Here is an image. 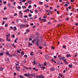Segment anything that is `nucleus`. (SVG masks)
<instances>
[{
	"instance_id": "1",
	"label": "nucleus",
	"mask_w": 78,
	"mask_h": 78,
	"mask_svg": "<svg viewBox=\"0 0 78 78\" xmlns=\"http://www.w3.org/2000/svg\"><path fill=\"white\" fill-rule=\"evenodd\" d=\"M61 58V59H62L64 61V62H65V63H66V64H69L68 63V62H67V61H66V60L64 59V57H63Z\"/></svg>"
},
{
	"instance_id": "2",
	"label": "nucleus",
	"mask_w": 78,
	"mask_h": 78,
	"mask_svg": "<svg viewBox=\"0 0 78 78\" xmlns=\"http://www.w3.org/2000/svg\"><path fill=\"white\" fill-rule=\"evenodd\" d=\"M50 70L51 72H53V71H55V68L53 67H52L50 68Z\"/></svg>"
},
{
	"instance_id": "3",
	"label": "nucleus",
	"mask_w": 78,
	"mask_h": 78,
	"mask_svg": "<svg viewBox=\"0 0 78 78\" xmlns=\"http://www.w3.org/2000/svg\"><path fill=\"white\" fill-rule=\"evenodd\" d=\"M45 58L46 59H48V58H51V57L46 55H45Z\"/></svg>"
},
{
	"instance_id": "4",
	"label": "nucleus",
	"mask_w": 78,
	"mask_h": 78,
	"mask_svg": "<svg viewBox=\"0 0 78 78\" xmlns=\"http://www.w3.org/2000/svg\"><path fill=\"white\" fill-rule=\"evenodd\" d=\"M6 38H9V37H10V34H8L7 35Z\"/></svg>"
},
{
	"instance_id": "5",
	"label": "nucleus",
	"mask_w": 78,
	"mask_h": 78,
	"mask_svg": "<svg viewBox=\"0 0 78 78\" xmlns=\"http://www.w3.org/2000/svg\"><path fill=\"white\" fill-rule=\"evenodd\" d=\"M6 40L8 42H11V40L9 38H6Z\"/></svg>"
},
{
	"instance_id": "6",
	"label": "nucleus",
	"mask_w": 78,
	"mask_h": 78,
	"mask_svg": "<svg viewBox=\"0 0 78 78\" xmlns=\"http://www.w3.org/2000/svg\"><path fill=\"white\" fill-rule=\"evenodd\" d=\"M46 12H50V13H51V12H51V11L49 10H46Z\"/></svg>"
},
{
	"instance_id": "7",
	"label": "nucleus",
	"mask_w": 78,
	"mask_h": 78,
	"mask_svg": "<svg viewBox=\"0 0 78 78\" xmlns=\"http://www.w3.org/2000/svg\"><path fill=\"white\" fill-rule=\"evenodd\" d=\"M30 76H31L32 77H34V78H35V75L34 74H31L30 75Z\"/></svg>"
},
{
	"instance_id": "8",
	"label": "nucleus",
	"mask_w": 78,
	"mask_h": 78,
	"mask_svg": "<svg viewBox=\"0 0 78 78\" xmlns=\"http://www.w3.org/2000/svg\"><path fill=\"white\" fill-rule=\"evenodd\" d=\"M30 75V73H28V74H27V73H25L24 74V76H28V75Z\"/></svg>"
},
{
	"instance_id": "9",
	"label": "nucleus",
	"mask_w": 78,
	"mask_h": 78,
	"mask_svg": "<svg viewBox=\"0 0 78 78\" xmlns=\"http://www.w3.org/2000/svg\"><path fill=\"white\" fill-rule=\"evenodd\" d=\"M58 58H59L60 60H61V55H59L58 57Z\"/></svg>"
},
{
	"instance_id": "10",
	"label": "nucleus",
	"mask_w": 78,
	"mask_h": 78,
	"mask_svg": "<svg viewBox=\"0 0 78 78\" xmlns=\"http://www.w3.org/2000/svg\"><path fill=\"white\" fill-rule=\"evenodd\" d=\"M30 11L29 9H27V10L24 11V12H28V11Z\"/></svg>"
},
{
	"instance_id": "11",
	"label": "nucleus",
	"mask_w": 78,
	"mask_h": 78,
	"mask_svg": "<svg viewBox=\"0 0 78 78\" xmlns=\"http://www.w3.org/2000/svg\"><path fill=\"white\" fill-rule=\"evenodd\" d=\"M25 25L24 24H20V27H25Z\"/></svg>"
},
{
	"instance_id": "12",
	"label": "nucleus",
	"mask_w": 78,
	"mask_h": 78,
	"mask_svg": "<svg viewBox=\"0 0 78 78\" xmlns=\"http://www.w3.org/2000/svg\"><path fill=\"white\" fill-rule=\"evenodd\" d=\"M69 56H70V57H71V56L70 55V54H68L67 55V56H66L67 58H69Z\"/></svg>"
},
{
	"instance_id": "13",
	"label": "nucleus",
	"mask_w": 78,
	"mask_h": 78,
	"mask_svg": "<svg viewBox=\"0 0 78 78\" xmlns=\"http://www.w3.org/2000/svg\"><path fill=\"white\" fill-rule=\"evenodd\" d=\"M6 55H10V54L9 53V52H8V51L6 52Z\"/></svg>"
},
{
	"instance_id": "14",
	"label": "nucleus",
	"mask_w": 78,
	"mask_h": 78,
	"mask_svg": "<svg viewBox=\"0 0 78 78\" xmlns=\"http://www.w3.org/2000/svg\"><path fill=\"white\" fill-rule=\"evenodd\" d=\"M33 69L34 70H35V71H38V69H36V68H33Z\"/></svg>"
},
{
	"instance_id": "15",
	"label": "nucleus",
	"mask_w": 78,
	"mask_h": 78,
	"mask_svg": "<svg viewBox=\"0 0 78 78\" xmlns=\"http://www.w3.org/2000/svg\"><path fill=\"white\" fill-rule=\"evenodd\" d=\"M69 67H70V68H72V65H70L69 64Z\"/></svg>"
},
{
	"instance_id": "16",
	"label": "nucleus",
	"mask_w": 78,
	"mask_h": 78,
	"mask_svg": "<svg viewBox=\"0 0 78 78\" xmlns=\"http://www.w3.org/2000/svg\"><path fill=\"white\" fill-rule=\"evenodd\" d=\"M20 78H25V77H23V76H22V75H20Z\"/></svg>"
},
{
	"instance_id": "17",
	"label": "nucleus",
	"mask_w": 78,
	"mask_h": 78,
	"mask_svg": "<svg viewBox=\"0 0 78 78\" xmlns=\"http://www.w3.org/2000/svg\"><path fill=\"white\" fill-rule=\"evenodd\" d=\"M42 20H43V21L44 22H46V20L45 19H42Z\"/></svg>"
},
{
	"instance_id": "18",
	"label": "nucleus",
	"mask_w": 78,
	"mask_h": 78,
	"mask_svg": "<svg viewBox=\"0 0 78 78\" xmlns=\"http://www.w3.org/2000/svg\"><path fill=\"white\" fill-rule=\"evenodd\" d=\"M14 30H13L14 31H15L16 30L17 28H16V27L15 26L14 27Z\"/></svg>"
},
{
	"instance_id": "19",
	"label": "nucleus",
	"mask_w": 78,
	"mask_h": 78,
	"mask_svg": "<svg viewBox=\"0 0 78 78\" xmlns=\"http://www.w3.org/2000/svg\"><path fill=\"white\" fill-rule=\"evenodd\" d=\"M51 61H52V62H54L55 63H56V61H54V60H53V59H52L51 60Z\"/></svg>"
},
{
	"instance_id": "20",
	"label": "nucleus",
	"mask_w": 78,
	"mask_h": 78,
	"mask_svg": "<svg viewBox=\"0 0 78 78\" xmlns=\"http://www.w3.org/2000/svg\"><path fill=\"white\" fill-rule=\"evenodd\" d=\"M17 40H18V38H16L15 41H14V42H15V43H17V41H17Z\"/></svg>"
},
{
	"instance_id": "21",
	"label": "nucleus",
	"mask_w": 78,
	"mask_h": 78,
	"mask_svg": "<svg viewBox=\"0 0 78 78\" xmlns=\"http://www.w3.org/2000/svg\"><path fill=\"white\" fill-rule=\"evenodd\" d=\"M36 42L35 40H34L32 41V42L33 43H34V42Z\"/></svg>"
},
{
	"instance_id": "22",
	"label": "nucleus",
	"mask_w": 78,
	"mask_h": 78,
	"mask_svg": "<svg viewBox=\"0 0 78 78\" xmlns=\"http://www.w3.org/2000/svg\"><path fill=\"white\" fill-rule=\"evenodd\" d=\"M26 31L28 33H29V32H30V30H29V29H27L26 30Z\"/></svg>"
},
{
	"instance_id": "23",
	"label": "nucleus",
	"mask_w": 78,
	"mask_h": 78,
	"mask_svg": "<svg viewBox=\"0 0 78 78\" xmlns=\"http://www.w3.org/2000/svg\"><path fill=\"white\" fill-rule=\"evenodd\" d=\"M21 55H24V52L23 51H22L21 52Z\"/></svg>"
},
{
	"instance_id": "24",
	"label": "nucleus",
	"mask_w": 78,
	"mask_h": 78,
	"mask_svg": "<svg viewBox=\"0 0 78 78\" xmlns=\"http://www.w3.org/2000/svg\"><path fill=\"white\" fill-rule=\"evenodd\" d=\"M28 44L29 45V46L30 45H33V44L30 43H28Z\"/></svg>"
},
{
	"instance_id": "25",
	"label": "nucleus",
	"mask_w": 78,
	"mask_h": 78,
	"mask_svg": "<svg viewBox=\"0 0 78 78\" xmlns=\"http://www.w3.org/2000/svg\"><path fill=\"white\" fill-rule=\"evenodd\" d=\"M39 3H40V5H42L43 2H41V1H40Z\"/></svg>"
},
{
	"instance_id": "26",
	"label": "nucleus",
	"mask_w": 78,
	"mask_h": 78,
	"mask_svg": "<svg viewBox=\"0 0 78 78\" xmlns=\"http://www.w3.org/2000/svg\"><path fill=\"white\" fill-rule=\"evenodd\" d=\"M59 76H61V78L62 77V75H61V74H59Z\"/></svg>"
},
{
	"instance_id": "27",
	"label": "nucleus",
	"mask_w": 78,
	"mask_h": 78,
	"mask_svg": "<svg viewBox=\"0 0 78 78\" xmlns=\"http://www.w3.org/2000/svg\"><path fill=\"white\" fill-rule=\"evenodd\" d=\"M5 61H9V58H6L5 59Z\"/></svg>"
},
{
	"instance_id": "28",
	"label": "nucleus",
	"mask_w": 78,
	"mask_h": 78,
	"mask_svg": "<svg viewBox=\"0 0 78 78\" xmlns=\"http://www.w3.org/2000/svg\"><path fill=\"white\" fill-rule=\"evenodd\" d=\"M32 63L34 64V65H35V64H36V62H33Z\"/></svg>"
},
{
	"instance_id": "29",
	"label": "nucleus",
	"mask_w": 78,
	"mask_h": 78,
	"mask_svg": "<svg viewBox=\"0 0 78 78\" xmlns=\"http://www.w3.org/2000/svg\"><path fill=\"white\" fill-rule=\"evenodd\" d=\"M3 55V53H0V56H2V55Z\"/></svg>"
},
{
	"instance_id": "30",
	"label": "nucleus",
	"mask_w": 78,
	"mask_h": 78,
	"mask_svg": "<svg viewBox=\"0 0 78 78\" xmlns=\"http://www.w3.org/2000/svg\"><path fill=\"white\" fill-rule=\"evenodd\" d=\"M28 7L29 8H30H30H31V5H30Z\"/></svg>"
},
{
	"instance_id": "31",
	"label": "nucleus",
	"mask_w": 78,
	"mask_h": 78,
	"mask_svg": "<svg viewBox=\"0 0 78 78\" xmlns=\"http://www.w3.org/2000/svg\"><path fill=\"white\" fill-rule=\"evenodd\" d=\"M18 8L19 9H21V7H20V6H19L18 7Z\"/></svg>"
},
{
	"instance_id": "32",
	"label": "nucleus",
	"mask_w": 78,
	"mask_h": 78,
	"mask_svg": "<svg viewBox=\"0 0 78 78\" xmlns=\"http://www.w3.org/2000/svg\"><path fill=\"white\" fill-rule=\"evenodd\" d=\"M17 16V13H15L14 15V16Z\"/></svg>"
},
{
	"instance_id": "33",
	"label": "nucleus",
	"mask_w": 78,
	"mask_h": 78,
	"mask_svg": "<svg viewBox=\"0 0 78 78\" xmlns=\"http://www.w3.org/2000/svg\"><path fill=\"white\" fill-rule=\"evenodd\" d=\"M39 48H40V49H42V47L41 46H39Z\"/></svg>"
},
{
	"instance_id": "34",
	"label": "nucleus",
	"mask_w": 78,
	"mask_h": 78,
	"mask_svg": "<svg viewBox=\"0 0 78 78\" xmlns=\"http://www.w3.org/2000/svg\"><path fill=\"white\" fill-rule=\"evenodd\" d=\"M5 27H8V24H5Z\"/></svg>"
},
{
	"instance_id": "35",
	"label": "nucleus",
	"mask_w": 78,
	"mask_h": 78,
	"mask_svg": "<svg viewBox=\"0 0 78 78\" xmlns=\"http://www.w3.org/2000/svg\"><path fill=\"white\" fill-rule=\"evenodd\" d=\"M33 52H32L30 54V55H31V56L33 55Z\"/></svg>"
},
{
	"instance_id": "36",
	"label": "nucleus",
	"mask_w": 78,
	"mask_h": 78,
	"mask_svg": "<svg viewBox=\"0 0 78 78\" xmlns=\"http://www.w3.org/2000/svg\"><path fill=\"white\" fill-rule=\"evenodd\" d=\"M36 44H37V46H39V43L37 41Z\"/></svg>"
},
{
	"instance_id": "37",
	"label": "nucleus",
	"mask_w": 78,
	"mask_h": 78,
	"mask_svg": "<svg viewBox=\"0 0 78 78\" xmlns=\"http://www.w3.org/2000/svg\"><path fill=\"white\" fill-rule=\"evenodd\" d=\"M30 11L31 13H32L33 12V11H31V10H30Z\"/></svg>"
},
{
	"instance_id": "38",
	"label": "nucleus",
	"mask_w": 78,
	"mask_h": 78,
	"mask_svg": "<svg viewBox=\"0 0 78 78\" xmlns=\"http://www.w3.org/2000/svg\"><path fill=\"white\" fill-rule=\"evenodd\" d=\"M22 8H23V9H25L26 7H25V6H22Z\"/></svg>"
},
{
	"instance_id": "39",
	"label": "nucleus",
	"mask_w": 78,
	"mask_h": 78,
	"mask_svg": "<svg viewBox=\"0 0 78 78\" xmlns=\"http://www.w3.org/2000/svg\"><path fill=\"white\" fill-rule=\"evenodd\" d=\"M64 6H68V5L67 4H66L64 5Z\"/></svg>"
},
{
	"instance_id": "40",
	"label": "nucleus",
	"mask_w": 78,
	"mask_h": 78,
	"mask_svg": "<svg viewBox=\"0 0 78 78\" xmlns=\"http://www.w3.org/2000/svg\"><path fill=\"white\" fill-rule=\"evenodd\" d=\"M30 74H29V75H28V77L29 78H31V77H30Z\"/></svg>"
},
{
	"instance_id": "41",
	"label": "nucleus",
	"mask_w": 78,
	"mask_h": 78,
	"mask_svg": "<svg viewBox=\"0 0 78 78\" xmlns=\"http://www.w3.org/2000/svg\"><path fill=\"white\" fill-rule=\"evenodd\" d=\"M6 1H5V2H3V4H4V5H5V4H6Z\"/></svg>"
},
{
	"instance_id": "42",
	"label": "nucleus",
	"mask_w": 78,
	"mask_h": 78,
	"mask_svg": "<svg viewBox=\"0 0 78 78\" xmlns=\"http://www.w3.org/2000/svg\"><path fill=\"white\" fill-rule=\"evenodd\" d=\"M9 55V57H12V55H11V54H10Z\"/></svg>"
},
{
	"instance_id": "43",
	"label": "nucleus",
	"mask_w": 78,
	"mask_h": 78,
	"mask_svg": "<svg viewBox=\"0 0 78 78\" xmlns=\"http://www.w3.org/2000/svg\"><path fill=\"white\" fill-rule=\"evenodd\" d=\"M29 17H31L32 16V15L31 14H30L29 15Z\"/></svg>"
},
{
	"instance_id": "44",
	"label": "nucleus",
	"mask_w": 78,
	"mask_h": 78,
	"mask_svg": "<svg viewBox=\"0 0 78 78\" xmlns=\"http://www.w3.org/2000/svg\"><path fill=\"white\" fill-rule=\"evenodd\" d=\"M43 17L44 19H45V18H47V17H46L45 16H44Z\"/></svg>"
},
{
	"instance_id": "45",
	"label": "nucleus",
	"mask_w": 78,
	"mask_h": 78,
	"mask_svg": "<svg viewBox=\"0 0 78 78\" xmlns=\"http://www.w3.org/2000/svg\"><path fill=\"white\" fill-rule=\"evenodd\" d=\"M75 25L76 26H78V23H75Z\"/></svg>"
},
{
	"instance_id": "46",
	"label": "nucleus",
	"mask_w": 78,
	"mask_h": 78,
	"mask_svg": "<svg viewBox=\"0 0 78 78\" xmlns=\"http://www.w3.org/2000/svg\"><path fill=\"white\" fill-rule=\"evenodd\" d=\"M56 57H57L56 56H54V59H56Z\"/></svg>"
},
{
	"instance_id": "47",
	"label": "nucleus",
	"mask_w": 78,
	"mask_h": 78,
	"mask_svg": "<svg viewBox=\"0 0 78 78\" xmlns=\"http://www.w3.org/2000/svg\"><path fill=\"white\" fill-rule=\"evenodd\" d=\"M57 13L58 14H59V12L58 11H57Z\"/></svg>"
},
{
	"instance_id": "48",
	"label": "nucleus",
	"mask_w": 78,
	"mask_h": 78,
	"mask_svg": "<svg viewBox=\"0 0 78 78\" xmlns=\"http://www.w3.org/2000/svg\"><path fill=\"white\" fill-rule=\"evenodd\" d=\"M4 23H5V21H3V23H2V25H4Z\"/></svg>"
},
{
	"instance_id": "49",
	"label": "nucleus",
	"mask_w": 78,
	"mask_h": 78,
	"mask_svg": "<svg viewBox=\"0 0 78 78\" xmlns=\"http://www.w3.org/2000/svg\"><path fill=\"white\" fill-rule=\"evenodd\" d=\"M17 53H20V51H17Z\"/></svg>"
},
{
	"instance_id": "50",
	"label": "nucleus",
	"mask_w": 78,
	"mask_h": 78,
	"mask_svg": "<svg viewBox=\"0 0 78 78\" xmlns=\"http://www.w3.org/2000/svg\"><path fill=\"white\" fill-rule=\"evenodd\" d=\"M12 36L13 37V38H14L15 37V36H14V35H12Z\"/></svg>"
},
{
	"instance_id": "51",
	"label": "nucleus",
	"mask_w": 78,
	"mask_h": 78,
	"mask_svg": "<svg viewBox=\"0 0 78 78\" xmlns=\"http://www.w3.org/2000/svg\"><path fill=\"white\" fill-rule=\"evenodd\" d=\"M24 17L25 18H27V17H28V16H24Z\"/></svg>"
},
{
	"instance_id": "52",
	"label": "nucleus",
	"mask_w": 78,
	"mask_h": 78,
	"mask_svg": "<svg viewBox=\"0 0 78 78\" xmlns=\"http://www.w3.org/2000/svg\"><path fill=\"white\" fill-rule=\"evenodd\" d=\"M15 65H16V66H19V64L15 63Z\"/></svg>"
},
{
	"instance_id": "53",
	"label": "nucleus",
	"mask_w": 78,
	"mask_h": 78,
	"mask_svg": "<svg viewBox=\"0 0 78 78\" xmlns=\"http://www.w3.org/2000/svg\"><path fill=\"white\" fill-rule=\"evenodd\" d=\"M6 9H7V8L5 7L4 8V10H5Z\"/></svg>"
},
{
	"instance_id": "54",
	"label": "nucleus",
	"mask_w": 78,
	"mask_h": 78,
	"mask_svg": "<svg viewBox=\"0 0 78 78\" xmlns=\"http://www.w3.org/2000/svg\"><path fill=\"white\" fill-rule=\"evenodd\" d=\"M25 1H26V0H22V1L23 2H25Z\"/></svg>"
},
{
	"instance_id": "55",
	"label": "nucleus",
	"mask_w": 78,
	"mask_h": 78,
	"mask_svg": "<svg viewBox=\"0 0 78 78\" xmlns=\"http://www.w3.org/2000/svg\"><path fill=\"white\" fill-rule=\"evenodd\" d=\"M29 27V25H27V26H25V27Z\"/></svg>"
},
{
	"instance_id": "56",
	"label": "nucleus",
	"mask_w": 78,
	"mask_h": 78,
	"mask_svg": "<svg viewBox=\"0 0 78 78\" xmlns=\"http://www.w3.org/2000/svg\"><path fill=\"white\" fill-rule=\"evenodd\" d=\"M66 9L67 11H69V10L67 8H66Z\"/></svg>"
},
{
	"instance_id": "57",
	"label": "nucleus",
	"mask_w": 78,
	"mask_h": 78,
	"mask_svg": "<svg viewBox=\"0 0 78 78\" xmlns=\"http://www.w3.org/2000/svg\"><path fill=\"white\" fill-rule=\"evenodd\" d=\"M34 25V24H33V23H31V24H30V25H31V26H33V25Z\"/></svg>"
},
{
	"instance_id": "58",
	"label": "nucleus",
	"mask_w": 78,
	"mask_h": 78,
	"mask_svg": "<svg viewBox=\"0 0 78 78\" xmlns=\"http://www.w3.org/2000/svg\"><path fill=\"white\" fill-rule=\"evenodd\" d=\"M39 20H41V17L39 18Z\"/></svg>"
},
{
	"instance_id": "59",
	"label": "nucleus",
	"mask_w": 78,
	"mask_h": 78,
	"mask_svg": "<svg viewBox=\"0 0 78 78\" xmlns=\"http://www.w3.org/2000/svg\"><path fill=\"white\" fill-rule=\"evenodd\" d=\"M45 6L46 8H48V5H45Z\"/></svg>"
},
{
	"instance_id": "60",
	"label": "nucleus",
	"mask_w": 78,
	"mask_h": 78,
	"mask_svg": "<svg viewBox=\"0 0 78 78\" xmlns=\"http://www.w3.org/2000/svg\"><path fill=\"white\" fill-rule=\"evenodd\" d=\"M47 64L45 63V62H44V66H46V65Z\"/></svg>"
},
{
	"instance_id": "61",
	"label": "nucleus",
	"mask_w": 78,
	"mask_h": 78,
	"mask_svg": "<svg viewBox=\"0 0 78 78\" xmlns=\"http://www.w3.org/2000/svg\"><path fill=\"white\" fill-rule=\"evenodd\" d=\"M3 20H5L6 19H8L7 18H3Z\"/></svg>"
},
{
	"instance_id": "62",
	"label": "nucleus",
	"mask_w": 78,
	"mask_h": 78,
	"mask_svg": "<svg viewBox=\"0 0 78 78\" xmlns=\"http://www.w3.org/2000/svg\"><path fill=\"white\" fill-rule=\"evenodd\" d=\"M51 48H52L53 49H55V48L54 47H51Z\"/></svg>"
},
{
	"instance_id": "63",
	"label": "nucleus",
	"mask_w": 78,
	"mask_h": 78,
	"mask_svg": "<svg viewBox=\"0 0 78 78\" xmlns=\"http://www.w3.org/2000/svg\"><path fill=\"white\" fill-rule=\"evenodd\" d=\"M63 48H66V46H63Z\"/></svg>"
},
{
	"instance_id": "64",
	"label": "nucleus",
	"mask_w": 78,
	"mask_h": 78,
	"mask_svg": "<svg viewBox=\"0 0 78 78\" xmlns=\"http://www.w3.org/2000/svg\"><path fill=\"white\" fill-rule=\"evenodd\" d=\"M35 12H36V13H38L37 11V10H35Z\"/></svg>"
}]
</instances>
